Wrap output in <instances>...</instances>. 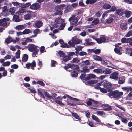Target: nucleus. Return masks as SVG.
Returning a JSON list of instances; mask_svg holds the SVG:
<instances>
[{"label": "nucleus", "mask_w": 132, "mask_h": 132, "mask_svg": "<svg viewBox=\"0 0 132 132\" xmlns=\"http://www.w3.org/2000/svg\"><path fill=\"white\" fill-rule=\"evenodd\" d=\"M66 5L64 4H62L61 5H58L55 7V10L56 11L54 13L55 15H61L62 14V10L65 7Z\"/></svg>", "instance_id": "1"}, {"label": "nucleus", "mask_w": 132, "mask_h": 132, "mask_svg": "<svg viewBox=\"0 0 132 132\" xmlns=\"http://www.w3.org/2000/svg\"><path fill=\"white\" fill-rule=\"evenodd\" d=\"M103 87L107 90L108 92L112 90V84L110 82L105 81L102 84Z\"/></svg>", "instance_id": "2"}, {"label": "nucleus", "mask_w": 132, "mask_h": 132, "mask_svg": "<svg viewBox=\"0 0 132 132\" xmlns=\"http://www.w3.org/2000/svg\"><path fill=\"white\" fill-rule=\"evenodd\" d=\"M36 63L35 60H33L31 63L28 62L26 64V66L28 69L30 68V67H31V68L32 70L34 69V68L36 66Z\"/></svg>", "instance_id": "3"}, {"label": "nucleus", "mask_w": 132, "mask_h": 132, "mask_svg": "<svg viewBox=\"0 0 132 132\" xmlns=\"http://www.w3.org/2000/svg\"><path fill=\"white\" fill-rule=\"evenodd\" d=\"M121 44V43H119L116 44V53L118 55H121L122 54V47H118V45H120Z\"/></svg>", "instance_id": "4"}, {"label": "nucleus", "mask_w": 132, "mask_h": 132, "mask_svg": "<svg viewBox=\"0 0 132 132\" xmlns=\"http://www.w3.org/2000/svg\"><path fill=\"white\" fill-rule=\"evenodd\" d=\"M43 25V22L40 20L36 21L35 23L33 24V26L37 28H40Z\"/></svg>", "instance_id": "5"}, {"label": "nucleus", "mask_w": 132, "mask_h": 132, "mask_svg": "<svg viewBox=\"0 0 132 132\" xmlns=\"http://www.w3.org/2000/svg\"><path fill=\"white\" fill-rule=\"evenodd\" d=\"M28 50L32 52L36 50L39 51V50L37 48L36 46L34 44H31L29 47Z\"/></svg>", "instance_id": "6"}, {"label": "nucleus", "mask_w": 132, "mask_h": 132, "mask_svg": "<svg viewBox=\"0 0 132 132\" xmlns=\"http://www.w3.org/2000/svg\"><path fill=\"white\" fill-rule=\"evenodd\" d=\"M40 7V5L38 3H35L30 6V8L32 9L37 10Z\"/></svg>", "instance_id": "7"}, {"label": "nucleus", "mask_w": 132, "mask_h": 132, "mask_svg": "<svg viewBox=\"0 0 132 132\" xmlns=\"http://www.w3.org/2000/svg\"><path fill=\"white\" fill-rule=\"evenodd\" d=\"M95 40L99 43H101L103 42H105L106 39L105 37H100L99 38H96L95 39Z\"/></svg>", "instance_id": "8"}, {"label": "nucleus", "mask_w": 132, "mask_h": 132, "mask_svg": "<svg viewBox=\"0 0 132 132\" xmlns=\"http://www.w3.org/2000/svg\"><path fill=\"white\" fill-rule=\"evenodd\" d=\"M55 22L59 24H60L64 21V20L62 19L61 17H59L56 18L55 20Z\"/></svg>", "instance_id": "9"}, {"label": "nucleus", "mask_w": 132, "mask_h": 132, "mask_svg": "<svg viewBox=\"0 0 132 132\" xmlns=\"http://www.w3.org/2000/svg\"><path fill=\"white\" fill-rule=\"evenodd\" d=\"M112 90L110 91L109 93H108V95L111 98H112L113 96L114 98H116V91H112Z\"/></svg>", "instance_id": "10"}, {"label": "nucleus", "mask_w": 132, "mask_h": 132, "mask_svg": "<svg viewBox=\"0 0 132 132\" xmlns=\"http://www.w3.org/2000/svg\"><path fill=\"white\" fill-rule=\"evenodd\" d=\"M13 20L16 22H18L21 21L20 19H19V16L15 15L13 16Z\"/></svg>", "instance_id": "11"}, {"label": "nucleus", "mask_w": 132, "mask_h": 132, "mask_svg": "<svg viewBox=\"0 0 132 132\" xmlns=\"http://www.w3.org/2000/svg\"><path fill=\"white\" fill-rule=\"evenodd\" d=\"M91 117L92 119L98 122V124H100V123H101V121L96 116L92 114V115Z\"/></svg>", "instance_id": "12"}, {"label": "nucleus", "mask_w": 132, "mask_h": 132, "mask_svg": "<svg viewBox=\"0 0 132 132\" xmlns=\"http://www.w3.org/2000/svg\"><path fill=\"white\" fill-rule=\"evenodd\" d=\"M72 41L73 42L74 44H78L79 43H81L82 41L80 39H76L73 38H72Z\"/></svg>", "instance_id": "13"}, {"label": "nucleus", "mask_w": 132, "mask_h": 132, "mask_svg": "<svg viewBox=\"0 0 132 132\" xmlns=\"http://www.w3.org/2000/svg\"><path fill=\"white\" fill-rule=\"evenodd\" d=\"M24 28V26L23 25H19L16 26L15 27V29L17 30H21L23 29Z\"/></svg>", "instance_id": "14"}, {"label": "nucleus", "mask_w": 132, "mask_h": 132, "mask_svg": "<svg viewBox=\"0 0 132 132\" xmlns=\"http://www.w3.org/2000/svg\"><path fill=\"white\" fill-rule=\"evenodd\" d=\"M125 12V11L123 9L118 10L116 11V13L120 15H123Z\"/></svg>", "instance_id": "15"}, {"label": "nucleus", "mask_w": 132, "mask_h": 132, "mask_svg": "<svg viewBox=\"0 0 132 132\" xmlns=\"http://www.w3.org/2000/svg\"><path fill=\"white\" fill-rule=\"evenodd\" d=\"M78 19L77 17H76L75 18H74L71 21H70V24L71 25H73L75 24H76L77 22L78 21Z\"/></svg>", "instance_id": "16"}, {"label": "nucleus", "mask_w": 132, "mask_h": 132, "mask_svg": "<svg viewBox=\"0 0 132 132\" xmlns=\"http://www.w3.org/2000/svg\"><path fill=\"white\" fill-rule=\"evenodd\" d=\"M72 115L76 119L79 121L81 120V119L79 118V116L77 113L74 112H72Z\"/></svg>", "instance_id": "17"}, {"label": "nucleus", "mask_w": 132, "mask_h": 132, "mask_svg": "<svg viewBox=\"0 0 132 132\" xmlns=\"http://www.w3.org/2000/svg\"><path fill=\"white\" fill-rule=\"evenodd\" d=\"M28 55L27 54H24L23 55L22 59V61L23 62H25L27 61L28 59Z\"/></svg>", "instance_id": "18"}, {"label": "nucleus", "mask_w": 132, "mask_h": 132, "mask_svg": "<svg viewBox=\"0 0 132 132\" xmlns=\"http://www.w3.org/2000/svg\"><path fill=\"white\" fill-rule=\"evenodd\" d=\"M71 57L67 55L64 56H63V60L64 62H67L71 59Z\"/></svg>", "instance_id": "19"}, {"label": "nucleus", "mask_w": 132, "mask_h": 132, "mask_svg": "<svg viewBox=\"0 0 132 132\" xmlns=\"http://www.w3.org/2000/svg\"><path fill=\"white\" fill-rule=\"evenodd\" d=\"M97 0H87L86 1V4H92L95 3Z\"/></svg>", "instance_id": "20"}, {"label": "nucleus", "mask_w": 132, "mask_h": 132, "mask_svg": "<svg viewBox=\"0 0 132 132\" xmlns=\"http://www.w3.org/2000/svg\"><path fill=\"white\" fill-rule=\"evenodd\" d=\"M127 24L126 21H124V22L122 23L120 25V27L122 29H126L127 28L126 27Z\"/></svg>", "instance_id": "21"}, {"label": "nucleus", "mask_w": 132, "mask_h": 132, "mask_svg": "<svg viewBox=\"0 0 132 132\" xmlns=\"http://www.w3.org/2000/svg\"><path fill=\"white\" fill-rule=\"evenodd\" d=\"M78 72L76 71H73L71 73V76L72 77H76L78 76Z\"/></svg>", "instance_id": "22"}, {"label": "nucleus", "mask_w": 132, "mask_h": 132, "mask_svg": "<svg viewBox=\"0 0 132 132\" xmlns=\"http://www.w3.org/2000/svg\"><path fill=\"white\" fill-rule=\"evenodd\" d=\"M102 72L103 73L105 74H109L111 72V70L108 68L105 69L104 70H102Z\"/></svg>", "instance_id": "23"}, {"label": "nucleus", "mask_w": 132, "mask_h": 132, "mask_svg": "<svg viewBox=\"0 0 132 132\" xmlns=\"http://www.w3.org/2000/svg\"><path fill=\"white\" fill-rule=\"evenodd\" d=\"M93 59L96 60H97L99 61H101L102 60V58L99 56L95 55L93 56Z\"/></svg>", "instance_id": "24"}, {"label": "nucleus", "mask_w": 132, "mask_h": 132, "mask_svg": "<svg viewBox=\"0 0 132 132\" xmlns=\"http://www.w3.org/2000/svg\"><path fill=\"white\" fill-rule=\"evenodd\" d=\"M123 94V93L121 92H119L116 90V98H119L120 96H122Z\"/></svg>", "instance_id": "25"}, {"label": "nucleus", "mask_w": 132, "mask_h": 132, "mask_svg": "<svg viewBox=\"0 0 132 132\" xmlns=\"http://www.w3.org/2000/svg\"><path fill=\"white\" fill-rule=\"evenodd\" d=\"M111 5L109 4H104L103 6V8L105 9H109L111 8Z\"/></svg>", "instance_id": "26"}, {"label": "nucleus", "mask_w": 132, "mask_h": 132, "mask_svg": "<svg viewBox=\"0 0 132 132\" xmlns=\"http://www.w3.org/2000/svg\"><path fill=\"white\" fill-rule=\"evenodd\" d=\"M31 32L30 29H26L23 32V35H25L31 33Z\"/></svg>", "instance_id": "27"}, {"label": "nucleus", "mask_w": 132, "mask_h": 132, "mask_svg": "<svg viewBox=\"0 0 132 132\" xmlns=\"http://www.w3.org/2000/svg\"><path fill=\"white\" fill-rule=\"evenodd\" d=\"M122 89L123 90L127 91L132 90V88L130 87H122Z\"/></svg>", "instance_id": "28"}, {"label": "nucleus", "mask_w": 132, "mask_h": 132, "mask_svg": "<svg viewBox=\"0 0 132 132\" xmlns=\"http://www.w3.org/2000/svg\"><path fill=\"white\" fill-rule=\"evenodd\" d=\"M21 6L22 8L27 7L30 6L31 5V4L29 3H27L25 4H21Z\"/></svg>", "instance_id": "29"}, {"label": "nucleus", "mask_w": 132, "mask_h": 132, "mask_svg": "<svg viewBox=\"0 0 132 132\" xmlns=\"http://www.w3.org/2000/svg\"><path fill=\"white\" fill-rule=\"evenodd\" d=\"M10 20V19L9 18H5L2 19H0V22L3 23V22H7Z\"/></svg>", "instance_id": "30"}, {"label": "nucleus", "mask_w": 132, "mask_h": 132, "mask_svg": "<svg viewBox=\"0 0 132 132\" xmlns=\"http://www.w3.org/2000/svg\"><path fill=\"white\" fill-rule=\"evenodd\" d=\"M71 100L74 101L76 102V104L78 105H80V103L79 101H80V100L79 99L73 98L71 97L70 99Z\"/></svg>", "instance_id": "31"}, {"label": "nucleus", "mask_w": 132, "mask_h": 132, "mask_svg": "<svg viewBox=\"0 0 132 132\" xmlns=\"http://www.w3.org/2000/svg\"><path fill=\"white\" fill-rule=\"evenodd\" d=\"M88 67L87 66H85L82 68L83 72L86 73L89 72V69H88Z\"/></svg>", "instance_id": "32"}, {"label": "nucleus", "mask_w": 132, "mask_h": 132, "mask_svg": "<svg viewBox=\"0 0 132 132\" xmlns=\"http://www.w3.org/2000/svg\"><path fill=\"white\" fill-rule=\"evenodd\" d=\"M44 94L46 97H47L50 99H53V97L47 92H45Z\"/></svg>", "instance_id": "33"}, {"label": "nucleus", "mask_w": 132, "mask_h": 132, "mask_svg": "<svg viewBox=\"0 0 132 132\" xmlns=\"http://www.w3.org/2000/svg\"><path fill=\"white\" fill-rule=\"evenodd\" d=\"M93 71L96 73H99L102 72V70L101 69H94Z\"/></svg>", "instance_id": "34"}, {"label": "nucleus", "mask_w": 132, "mask_h": 132, "mask_svg": "<svg viewBox=\"0 0 132 132\" xmlns=\"http://www.w3.org/2000/svg\"><path fill=\"white\" fill-rule=\"evenodd\" d=\"M31 17V14H27L24 16V19L26 20H28L30 19Z\"/></svg>", "instance_id": "35"}, {"label": "nucleus", "mask_w": 132, "mask_h": 132, "mask_svg": "<svg viewBox=\"0 0 132 132\" xmlns=\"http://www.w3.org/2000/svg\"><path fill=\"white\" fill-rule=\"evenodd\" d=\"M125 14L126 17L129 18L132 14V12L129 11H127L126 12Z\"/></svg>", "instance_id": "36"}, {"label": "nucleus", "mask_w": 132, "mask_h": 132, "mask_svg": "<svg viewBox=\"0 0 132 132\" xmlns=\"http://www.w3.org/2000/svg\"><path fill=\"white\" fill-rule=\"evenodd\" d=\"M113 19L112 18H110L106 20V23H110L112 22L113 21Z\"/></svg>", "instance_id": "37"}, {"label": "nucleus", "mask_w": 132, "mask_h": 132, "mask_svg": "<svg viewBox=\"0 0 132 132\" xmlns=\"http://www.w3.org/2000/svg\"><path fill=\"white\" fill-rule=\"evenodd\" d=\"M132 52V49L127 48L126 49L125 53L126 54H127L128 55H130Z\"/></svg>", "instance_id": "38"}, {"label": "nucleus", "mask_w": 132, "mask_h": 132, "mask_svg": "<svg viewBox=\"0 0 132 132\" xmlns=\"http://www.w3.org/2000/svg\"><path fill=\"white\" fill-rule=\"evenodd\" d=\"M65 23H64L63 24H61L60 26L58 28V29L59 30H63L64 29L65 27Z\"/></svg>", "instance_id": "39"}, {"label": "nucleus", "mask_w": 132, "mask_h": 132, "mask_svg": "<svg viewBox=\"0 0 132 132\" xmlns=\"http://www.w3.org/2000/svg\"><path fill=\"white\" fill-rule=\"evenodd\" d=\"M3 15L4 16H7L9 14V10H7L2 12Z\"/></svg>", "instance_id": "40"}, {"label": "nucleus", "mask_w": 132, "mask_h": 132, "mask_svg": "<svg viewBox=\"0 0 132 132\" xmlns=\"http://www.w3.org/2000/svg\"><path fill=\"white\" fill-rule=\"evenodd\" d=\"M130 39L126 38H123L121 39V41L123 43H126L129 41Z\"/></svg>", "instance_id": "41"}, {"label": "nucleus", "mask_w": 132, "mask_h": 132, "mask_svg": "<svg viewBox=\"0 0 132 132\" xmlns=\"http://www.w3.org/2000/svg\"><path fill=\"white\" fill-rule=\"evenodd\" d=\"M60 47L62 48H69L70 47V46L68 45L67 43H65V44L64 45H61L60 46Z\"/></svg>", "instance_id": "42"}, {"label": "nucleus", "mask_w": 132, "mask_h": 132, "mask_svg": "<svg viewBox=\"0 0 132 132\" xmlns=\"http://www.w3.org/2000/svg\"><path fill=\"white\" fill-rule=\"evenodd\" d=\"M20 50H18L17 52L16 53V58L19 59L20 58Z\"/></svg>", "instance_id": "43"}, {"label": "nucleus", "mask_w": 132, "mask_h": 132, "mask_svg": "<svg viewBox=\"0 0 132 132\" xmlns=\"http://www.w3.org/2000/svg\"><path fill=\"white\" fill-rule=\"evenodd\" d=\"M9 11L11 14L13 15L15 13V10L14 8H11L10 9Z\"/></svg>", "instance_id": "44"}, {"label": "nucleus", "mask_w": 132, "mask_h": 132, "mask_svg": "<svg viewBox=\"0 0 132 132\" xmlns=\"http://www.w3.org/2000/svg\"><path fill=\"white\" fill-rule=\"evenodd\" d=\"M12 41L11 37H9L5 40V42L7 43H9Z\"/></svg>", "instance_id": "45"}, {"label": "nucleus", "mask_w": 132, "mask_h": 132, "mask_svg": "<svg viewBox=\"0 0 132 132\" xmlns=\"http://www.w3.org/2000/svg\"><path fill=\"white\" fill-rule=\"evenodd\" d=\"M58 54H59L60 57H63L65 56V54L63 52L61 51H59Z\"/></svg>", "instance_id": "46"}, {"label": "nucleus", "mask_w": 132, "mask_h": 132, "mask_svg": "<svg viewBox=\"0 0 132 132\" xmlns=\"http://www.w3.org/2000/svg\"><path fill=\"white\" fill-rule=\"evenodd\" d=\"M10 62L8 61L3 63L2 65L4 66H8L10 65Z\"/></svg>", "instance_id": "47"}, {"label": "nucleus", "mask_w": 132, "mask_h": 132, "mask_svg": "<svg viewBox=\"0 0 132 132\" xmlns=\"http://www.w3.org/2000/svg\"><path fill=\"white\" fill-rule=\"evenodd\" d=\"M36 83L43 86H44L45 85V84L44 82L41 80L37 81L36 82Z\"/></svg>", "instance_id": "48"}, {"label": "nucleus", "mask_w": 132, "mask_h": 132, "mask_svg": "<svg viewBox=\"0 0 132 132\" xmlns=\"http://www.w3.org/2000/svg\"><path fill=\"white\" fill-rule=\"evenodd\" d=\"M110 78L112 79H116V72H114L110 76Z\"/></svg>", "instance_id": "49"}, {"label": "nucleus", "mask_w": 132, "mask_h": 132, "mask_svg": "<svg viewBox=\"0 0 132 132\" xmlns=\"http://www.w3.org/2000/svg\"><path fill=\"white\" fill-rule=\"evenodd\" d=\"M93 52L96 54H98L100 52V50L98 49L96 50L94 49Z\"/></svg>", "instance_id": "50"}, {"label": "nucleus", "mask_w": 132, "mask_h": 132, "mask_svg": "<svg viewBox=\"0 0 132 132\" xmlns=\"http://www.w3.org/2000/svg\"><path fill=\"white\" fill-rule=\"evenodd\" d=\"M79 68V66L76 64H73L72 65V69H78Z\"/></svg>", "instance_id": "51"}, {"label": "nucleus", "mask_w": 132, "mask_h": 132, "mask_svg": "<svg viewBox=\"0 0 132 132\" xmlns=\"http://www.w3.org/2000/svg\"><path fill=\"white\" fill-rule=\"evenodd\" d=\"M107 90L103 88H101L100 91L102 93H106L107 92Z\"/></svg>", "instance_id": "52"}, {"label": "nucleus", "mask_w": 132, "mask_h": 132, "mask_svg": "<svg viewBox=\"0 0 132 132\" xmlns=\"http://www.w3.org/2000/svg\"><path fill=\"white\" fill-rule=\"evenodd\" d=\"M86 76V74L84 73L83 74H81L80 76V79L82 80H84L85 78V77Z\"/></svg>", "instance_id": "53"}, {"label": "nucleus", "mask_w": 132, "mask_h": 132, "mask_svg": "<svg viewBox=\"0 0 132 132\" xmlns=\"http://www.w3.org/2000/svg\"><path fill=\"white\" fill-rule=\"evenodd\" d=\"M88 76L90 80L92 78H94L96 77V76L95 75L92 74H89L88 75Z\"/></svg>", "instance_id": "54"}, {"label": "nucleus", "mask_w": 132, "mask_h": 132, "mask_svg": "<svg viewBox=\"0 0 132 132\" xmlns=\"http://www.w3.org/2000/svg\"><path fill=\"white\" fill-rule=\"evenodd\" d=\"M96 80H89L87 82V83L89 84H91L96 83Z\"/></svg>", "instance_id": "55"}, {"label": "nucleus", "mask_w": 132, "mask_h": 132, "mask_svg": "<svg viewBox=\"0 0 132 132\" xmlns=\"http://www.w3.org/2000/svg\"><path fill=\"white\" fill-rule=\"evenodd\" d=\"M93 23L95 24L96 25L99 22V20L97 19H96L94 20L92 22Z\"/></svg>", "instance_id": "56"}, {"label": "nucleus", "mask_w": 132, "mask_h": 132, "mask_svg": "<svg viewBox=\"0 0 132 132\" xmlns=\"http://www.w3.org/2000/svg\"><path fill=\"white\" fill-rule=\"evenodd\" d=\"M55 102L56 103L59 104L60 105H61L62 106H64V104L63 103L59 101L56 100Z\"/></svg>", "instance_id": "57"}, {"label": "nucleus", "mask_w": 132, "mask_h": 132, "mask_svg": "<svg viewBox=\"0 0 132 132\" xmlns=\"http://www.w3.org/2000/svg\"><path fill=\"white\" fill-rule=\"evenodd\" d=\"M96 113L97 114H99L101 115H102L103 114H105V113L103 111H96Z\"/></svg>", "instance_id": "58"}, {"label": "nucleus", "mask_w": 132, "mask_h": 132, "mask_svg": "<svg viewBox=\"0 0 132 132\" xmlns=\"http://www.w3.org/2000/svg\"><path fill=\"white\" fill-rule=\"evenodd\" d=\"M83 48V47L81 46H77L75 48V50L77 51H81V50Z\"/></svg>", "instance_id": "59"}, {"label": "nucleus", "mask_w": 132, "mask_h": 132, "mask_svg": "<svg viewBox=\"0 0 132 132\" xmlns=\"http://www.w3.org/2000/svg\"><path fill=\"white\" fill-rule=\"evenodd\" d=\"M132 35V31H130L127 34L126 37H128L131 36Z\"/></svg>", "instance_id": "60"}, {"label": "nucleus", "mask_w": 132, "mask_h": 132, "mask_svg": "<svg viewBox=\"0 0 132 132\" xmlns=\"http://www.w3.org/2000/svg\"><path fill=\"white\" fill-rule=\"evenodd\" d=\"M87 124L90 127H94V123L92 121H88Z\"/></svg>", "instance_id": "61"}, {"label": "nucleus", "mask_w": 132, "mask_h": 132, "mask_svg": "<svg viewBox=\"0 0 132 132\" xmlns=\"http://www.w3.org/2000/svg\"><path fill=\"white\" fill-rule=\"evenodd\" d=\"M68 43L69 45L73 47H74L75 45V44H74V43H73V42L69 41L68 42Z\"/></svg>", "instance_id": "62"}, {"label": "nucleus", "mask_w": 132, "mask_h": 132, "mask_svg": "<svg viewBox=\"0 0 132 132\" xmlns=\"http://www.w3.org/2000/svg\"><path fill=\"white\" fill-rule=\"evenodd\" d=\"M87 54V53L84 51L81 52L79 53V55L80 56L86 55Z\"/></svg>", "instance_id": "63"}, {"label": "nucleus", "mask_w": 132, "mask_h": 132, "mask_svg": "<svg viewBox=\"0 0 132 132\" xmlns=\"http://www.w3.org/2000/svg\"><path fill=\"white\" fill-rule=\"evenodd\" d=\"M11 67L13 68L16 69L18 68V66L17 64H14L11 65Z\"/></svg>", "instance_id": "64"}]
</instances>
